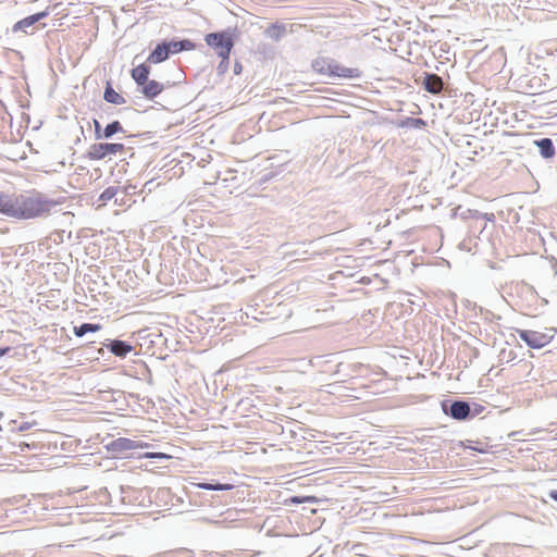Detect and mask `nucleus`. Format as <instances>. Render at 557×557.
<instances>
[{"label": "nucleus", "instance_id": "1", "mask_svg": "<svg viewBox=\"0 0 557 557\" xmlns=\"http://www.w3.org/2000/svg\"><path fill=\"white\" fill-rule=\"evenodd\" d=\"M59 205L61 201L37 190L28 194L0 191V213L16 220L47 218Z\"/></svg>", "mask_w": 557, "mask_h": 557}, {"label": "nucleus", "instance_id": "2", "mask_svg": "<svg viewBox=\"0 0 557 557\" xmlns=\"http://www.w3.org/2000/svg\"><path fill=\"white\" fill-rule=\"evenodd\" d=\"M236 28H226L221 32L209 33L205 36V42L212 48L219 58L231 55L237 37Z\"/></svg>", "mask_w": 557, "mask_h": 557}, {"label": "nucleus", "instance_id": "3", "mask_svg": "<svg viewBox=\"0 0 557 557\" xmlns=\"http://www.w3.org/2000/svg\"><path fill=\"white\" fill-rule=\"evenodd\" d=\"M443 412L454 420L465 421L471 418V405L461 399H447L441 404Z\"/></svg>", "mask_w": 557, "mask_h": 557}, {"label": "nucleus", "instance_id": "4", "mask_svg": "<svg viewBox=\"0 0 557 557\" xmlns=\"http://www.w3.org/2000/svg\"><path fill=\"white\" fill-rule=\"evenodd\" d=\"M125 150V146L120 143H98L89 147L86 156L89 160H102L111 154L124 152Z\"/></svg>", "mask_w": 557, "mask_h": 557}, {"label": "nucleus", "instance_id": "5", "mask_svg": "<svg viewBox=\"0 0 557 557\" xmlns=\"http://www.w3.org/2000/svg\"><path fill=\"white\" fill-rule=\"evenodd\" d=\"M518 335L521 341L533 349H541L548 345L553 339V335L532 330H518Z\"/></svg>", "mask_w": 557, "mask_h": 557}, {"label": "nucleus", "instance_id": "6", "mask_svg": "<svg viewBox=\"0 0 557 557\" xmlns=\"http://www.w3.org/2000/svg\"><path fill=\"white\" fill-rule=\"evenodd\" d=\"M49 16V10L46 9L44 11L37 12L35 14L28 15L20 21H17L12 26V33H24L26 35H32L35 32V25L41 20Z\"/></svg>", "mask_w": 557, "mask_h": 557}, {"label": "nucleus", "instance_id": "7", "mask_svg": "<svg viewBox=\"0 0 557 557\" xmlns=\"http://www.w3.org/2000/svg\"><path fill=\"white\" fill-rule=\"evenodd\" d=\"M148 444H144L140 442L133 441L131 438L126 437H119L106 445V448L108 451L112 453L113 455H123L125 456L127 451L147 447Z\"/></svg>", "mask_w": 557, "mask_h": 557}, {"label": "nucleus", "instance_id": "8", "mask_svg": "<svg viewBox=\"0 0 557 557\" xmlns=\"http://www.w3.org/2000/svg\"><path fill=\"white\" fill-rule=\"evenodd\" d=\"M422 85L428 92L433 95H437L444 89L443 78L434 73H424Z\"/></svg>", "mask_w": 557, "mask_h": 557}, {"label": "nucleus", "instance_id": "9", "mask_svg": "<svg viewBox=\"0 0 557 557\" xmlns=\"http://www.w3.org/2000/svg\"><path fill=\"white\" fill-rule=\"evenodd\" d=\"M360 76L361 72L359 69L343 66L333 59L330 77L359 78Z\"/></svg>", "mask_w": 557, "mask_h": 557}, {"label": "nucleus", "instance_id": "10", "mask_svg": "<svg viewBox=\"0 0 557 557\" xmlns=\"http://www.w3.org/2000/svg\"><path fill=\"white\" fill-rule=\"evenodd\" d=\"M104 346L116 357L125 358L134 347L125 341L121 339H109Z\"/></svg>", "mask_w": 557, "mask_h": 557}, {"label": "nucleus", "instance_id": "11", "mask_svg": "<svg viewBox=\"0 0 557 557\" xmlns=\"http://www.w3.org/2000/svg\"><path fill=\"white\" fill-rule=\"evenodd\" d=\"M170 58L169 48L165 40L159 42L147 58L149 64H159Z\"/></svg>", "mask_w": 557, "mask_h": 557}, {"label": "nucleus", "instance_id": "12", "mask_svg": "<svg viewBox=\"0 0 557 557\" xmlns=\"http://www.w3.org/2000/svg\"><path fill=\"white\" fill-rule=\"evenodd\" d=\"M139 87L140 92L148 100L154 99L164 90V85L154 79H148L146 83H144V85H140Z\"/></svg>", "mask_w": 557, "mask_h": 557}, {"label": "nucleus", "instance_id": "13", "mask_svg": "<svg viewBox=\"0 0 557 557\" xmlns=\"http://www.w3.org/2000/svg\"><path fill=\"white\" fill-rule=\"evenodd\" d=\"M165 44H166V47L169 48L170 55L182 52V51H190L196 48V44L194 41H191L190 39H181V40L172 39L170 41L165 40Z\"/></svg>", "mask_w": 557, "mask_h": 557}, {"label": "nucleus", "instance_id": "14", "mask_svg": "<svg viewBox=\"0 0 557 557\" xmlns=\"http://www.w3.org/2000/svg\"><path fill=\"white\" fill-rule=\"evenodd\" d=\"M534 145L539 148L540 154L544 159H552L556 153L552 138L544 137L536 139L534 140Z\"/></svg>", "mask_w": 557, "mask_h": 557}, {"label": "nucleus", "instance_id": "15", "mask_svg": "<svg viewBox=\"0 0 557 557\" xmlns=\"http://www.w3.org/2000/svg\"><path fill=\"white\" fill-rule=\"evenodd\" d=\"M258 397H243L236 404V410L243 416L255 414L258 406L256 404Z\"/></svg>", "mask_w": 557, "mask_h": 557}, {"label": "nucleus", "instance_id": "16", "mask_svg": "<svg viewBox=\"0 0 557 557\" xmlns=\"http://www.w3.org/2000/svg\"><path fill=\"white\" fill-rule=\"evenodd\" d=\"M149 75L150 65L147 63H141L131 71V76L134 79L137 87L144 85V83H146L149 79Z\"/></svg>", "mask_w": 557, "mask_h": 557}, {"label": "nucleus", "instance_id": "17", "mask_svg": "<svg viewBox=\"0 0 557 557\" xmlns=\"http://www.w3.org/2000/svg\"><path fill=\"white\" fill-rule=\"evenodd\" d=\"M103 100L108 103L121 106L126 103V99L114 90L112 83L110 81L107 82L104 91H103Z\"/></svg>", "mask_w": 557, "mask_h": 557}, {"label": "nucleus", "instance_id": "18", "mask_svg": "<svg viewBox=\"0 0 557 557\" xmlns=\"http://www.w3.org/2000/svg\"><path fill=\"white\" fill-rule=\"evenodd\" d=\"M332 64L333 59L321 57L312 61L311 67L315 73L330 77Z\"/></svg>", "mask_w": 557, "mask_h": 557}, {"label": "nucleus", "instance_id": "19", "mask_svg": "<svg viewBox=\"0 0 557 557\" xmlns=\"http://www.w3.org/2000/svg\"><path fill=\"white\" fill-rule=\"evenodd\" d=\"M395 124L397 127H400V128L421 129L426 126V121H424L423 119H420V117L407 116L401 120H398Z\"/></svg>", "mask_w": 557, "mask_h": 557}, {"label": "nucleus", "instance_id": "20", "mask_svg": "<svg viewBox=\"0 0 557 557\" xmlns=\"http://www.w3.org/2000/svg\"><path fill=\"white\" fill-rule=\"evenodd\" d=\"M480 215H481L480 211L474 210V209L463 208L461 206L456 207L451 213L453 218L459 216L462 220H468V219L479 220Z\"/></svg>", "mask_w": 557, "mask_h": 557}, {"label": "nucleus", "instance_id": "21", "mask_svg": "<svg viewBox=\"0 0 557 557\" xmlns=\"http://www.w3.org/2000/svg\"><path fill=\"white\" fill-rule=\"evenodd\" d=\"M267 37L278 41L286 35V26L284 24L274 23L265 30Z\"/></svg>", "mask_w": 557, "mask_h": 557}, {"label": "nucleus", "instance_id": "22", "mask_svg": "<svg viewBox=\"0 0 557 557\" xmlns=\"http://www.w3.org/2000/svg\"><path fill=\"white\" fill-rule=\"evenodd\" d=\"M196 487L207 491H230L234 487L233 484L220 483V482H201L194 484Z\"/></svg>", "mask_w": 557, "mask_h": 557}, {"label": "nucleus", "instance_id": "23", "mask_svg": "<svg viewBox=\"0 0 557 557\" xmlns=\"http://www.w3.org/2000/svg\"><path fill=\"white\" fill-rule=\"evenodd\" d=\"M101 329L100 324L97 323H82L81 325L74 326V334L77 337H83L87 333H95Z\"/></svg>", "mask_w": 557, "mask_h": 557}, {"label": "nucleus", "instance_id": "24", "mask_svg": "<svg viewBox=\"0 0 557 557\" xmlns=\"http://www.w3.org/2000/svg\"><path fill=\"white\" fill-rule=\"evenodd\" d=\"M123 132V126L119 121L109 123L102 131L103 139L112 138L116 133Z\"/></svg>", "mask_w": 557, "mask_h": 557}, {"label": "nucleus", "instance_id": "25", "mask_svg": "<svg viewBox=\"0 0 557 557\" xmlns=\"http://www.w3.org/2000/svg\"><path fill=\"white\" fill-rule=\"evenodd\" d=\"M515 289L517 293L524 294L531 300H535L537 298V292L528 283L521 282L516 285Z\"/></svg>", "mask_w": 557, "mask_h": 557}, {"label": "nucleus", "instance_id": "26", "mask_svg": "<svg viewBox=\"0 0 557 557\" xmlns=\"http://www.w3.org/2000/svg\"><path fill=\"white\" fill-rule=\"evenodd\" d=\"M119 193V187L109 186L107 187L99 196V201L102 203H107L111 199H113Z\"/></svg>", "mask_w": 557, "mask_h": 557}, {"label": "nucleus", "instance_id": "27", "mask_svg": "<svg viewBox=\"0 0 557 557\" xmlns=\"http://www.w3.org/2000/svg\"><path fill=\"white\" fill-rule=\"evenodd\" d=\"M228 66H230V55H226L225 59L221 58V61L216 66L218 74L224 75L228 71Z\"/></svg>", "mask_w": 557, "mask_h": 557}, {"label": "nucleus", "instance_id": "28", "mask_svg": "<svg viewBox=\"0 0 557 557\" xmlns=\"http://www.w3.org/2000/svg\"><path fill=\"white\" fill-rule=\"evenodd\" d=\"M145 458L149 459H159V460H166L170 459L171 456L164 453H146L144 455Z\"/></svg>", "mask_w": 557, "mask_h": 557}, {"label": "nucleus", "instance_id": "29", "mask_svg": "<svg viewBox=\"0 0 557 557\" xmlns=\"http://www.w3.org/2000/svg\"><path fill=\"white\" fill-rule=\"evenodd\" d=\"M94 127H95V138L97 140L99 139H103V136L102 135V127H101V124L99 123L98 120L94 119Z\"/></svg>", "mask_w": 557, "mask_h": 557}, {"label": "nucleus", "instance_id": "30", "mask_svg": "<svg viewBox=\"0 0 557 557\" xmlns=\"http://www.w3.org/2000/svg\"><path fill=\"white\" fill-rule=\"evenodd\" d=\"M314 497H305V498H301V497H298V496H294L292 497V503H295V504H301V503H305V502H309V503H313L314 502Z\"/></svg>", "mask_w": 557, "mask_h": 557}, {"label": "nucleus", "instance_id": "31", "mask_svg": "<svg viewBox=\"0 0 557 557\" xmlns=\"http://www.w3.org/2000/svg\"><path fill=\"white\" fill-rule=\"evenodd\" d=\"M483 410H484L483 406L473 404V407H471V418L479 416Z\"/></svg>", "mask_w": 557, "mask_h": 557}, {"label": "nucleus", "instance_id": "32", "mask_svg": "<svg viewBox=\"0 0 557 557\" xmlns=\"http://www.w3.org/2000/svg\"><path fill=\"white\" fill-rule=\"evenodd\" d=\"M35 424V422H22L20 425H18V431H27L29 430L33 425Z\"/></svg>", "mask_w": 557, "mask_h": 557}, {"label": "nucleus", "instance_id": "33", "mask_svg": "<svg viewBox=\"0 0 557 557\" xmlns=\"http://www.w3.org/2000/svg\"><path fill=\"white\" fill-rule=\"evenodd\" d=\"M362 548H363V544H355L352 546V550L356 553V555H360V556H363V553H362Z\"/></svg>", "mask_w": 557, "mask_h": 557}, {"label": "nucleus", "instance_id": "34", "mask_svg": "<svg viewBox=\"0 0 557 557\" xmlns=\"http://www.w3.org/2000/svg\"><path fill=\"white\" fill-rule=\"evenodd\" d=\"M479 219H484L486 221H494L495 219V215L493 213H482L481 212V215L479 216Z\"/></svg>", "mask_w": 557, "mask_h": 557}, {"label": "nucleus", "instance_id": "35", "mask_svg": "<svg viewBox=\"0 0 557 557\" xmlns=\"http://www.w3.org/2000/svg\"><path fill=\"white\" fill-rule=\"evenodd\" d=\"M243 71V66L239 61H236L234 64V74L238 75Z\"/></svg>", "mask_w": 557, "mask_h": 557}, {"label": "nucleus", "instance_id": "36", "mask_svg": "<svg viewBox=\"0 0 557 557\" xmlns=\"http://www.w3.org/2000/svg\"><path fill=\"white\" fill-rule=\"evenodd\" d=\"M310 362H311L312 366L318 367L322 362V357L317 356V357L312 358L310 360Z\"/></svg>", "mask_w": 557, "mask_h": 557}, {"label": "nucleus", "instance_id": "37", "mask_svg": "<svg viewBox=\"0 0 557 557\" xmlns=\"http://www.w3.org/2000/svg\"><path fill=\"white\" fill-rule=\"evenodd\" d=\"M11 350V347H1L0 348V358L5 356Z\"/></svg>", "mask_w": 557, "mask_h": 557}, {"label": "nucleus", "instance_id": "38", "mask_svg": "<svg viewBox=\"0 0 557 557\" xmlns=\"http://www.w3.org/2000/svg\"><path fill=\"white\" fill-rule=\"evenodd\" d=\"M549 498L557 503V490H553L548 493Z\"/></svg>", "mask_w": 557, "mask_h": 557}]
</instances>
